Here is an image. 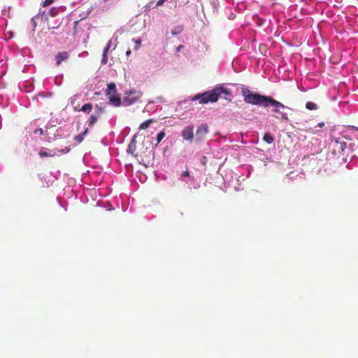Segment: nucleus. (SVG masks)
<instances>
[{
	"mask_svg": "<svg viewBox=\"0 0 358 358\" xmlns=\"http://www.w3.org/2000/svg\"><path fill=\"white\" fill-rule=\"evenodd\" d=\"M70 150V148L69 147H65L64 149H62V150H58L57 152L59 154H66V153H68Z\"/></svg>",
	"mask_w": 358,
	"mask_h": 358,
	"instance_id": "473e14b6",
	"label": "nucleus"
},
{
	"mask_svg": "<svg viewBox=\"0 0 358 358\" xmlns=\"http://www.w3.org/2000/svg\"><path fill=\"white\" fill-rule=\"evenodd\" d=\"M222 94L226 95L225 99H230L231 96V90L227 88L225 85L220 84L216 85L213 90L196 94L191 98V100L199 101L201 104L215 103L219 99Z\"/></svg>",
	"mask_w": 358,
	"mask_h": 358,
	"instance_id": "f257e3e1",
	"label": "nucleus"
},
{
	"mask_svg": "<svg viewBox=\"0 0 358 358\" xmlns=\"http://www.w3.org/2000/svg\"><path fill=\"white\" fill-rule=\"evenodd\" d=\"M108 62V52H105L103 50V55H102V59H101V64H106Z\"/></svg>",
	"mask_w": 358,
	"mask_h": 358,
	"instance_id": "7c9ffc66",
	"label": "nucleus"
},
{
	"mask_svg": "<svg viewBox=\"0 0 358 358\" xmlns=\"http://www.w3.org/2000/svg\"><path fill=\"white\" fill-rule=\"evenodd\" d=\"M61 206L64 208L65 210H67V208L66 207H64L62 203H61Z\"/></svg>",
	"mask_w": 358,
	"mask_h": 358,
	"instance_id": "603ef678",
	"label": "nucleus"
},
{
	"mask_svg": "<svg viewBox=\"0 0 358 358\" xmlns=\"http://www.w3.org/2000/svg\"><path fill=\"white\" fill-rule=\"evenodd\" d=\"M165 132L164 131H159L157 135V143L155 145V147L156 148L159 143L162 141V139L165 137Z\"/></svg>",
	"mask_w": 358,
	"mask_h": 358,
	"instance_id": "b1692460",
	"label": "nucleus"
},
{
	"mask_svg": "<svg viewBox=\"0 0 358 358\" xmlns=\"http://www.w3.org/2000/svg\"><path fill=\"white\" fill-rule=\"evenodd\" d=\"M190 176L189 172L188 170H186L180 174L179 179L182 181L187 180V178Z\"/></svg>",
	"mask_w": 358,
	"mask_h": 358,
	"instance_id": "cd10ccee",
	"label": "nucleus"
},
{
	"mask_svg": "<svg viewBox=\"0 0 358 358\" xmlns=\"http://www.w3.org/2000/svg\"><path fill=\"white\" fill-rule=\"evenodd\" d=\"M318 125L320 127H322L324 125V122H321V123H319Z\"/></svg>",
	"mask_w": 358,
	"mask_h": 358,
	"instance_id": "8fccbe9b",
	"label": "nucleus"
},
{
	"mask_svg": "<svg viewBox=\"0 0 358 358\" xmlns=\"http://www.w3.org/2000/svg\"><path fill=\"white\" fill-rule=\"evenodd\" d=\"M88 129L89 127H86L85 128L84 131H82L80 134L74 137V140L78 143H81L83 139H84V136L87 134L88 132Z\"/></svg>",
	"mask_w": 358,
	"mask_h": 358,
	"instance_id": "6ab92c4d",
	"label": "nucleus"
},
{
	"mask_svg": "<svg viewBox=\"0 0 358 358\" xmlns=\"http://www.w3.org/2000/svg\"><path fill=\"white\" fill-rule=\"evenodd\" d=\"M130 54H131V50H127V51L126 52V55H127V56H129Z\"/></svg>",
	"mask_w": 358,
	"mask_h": 358,
	"instance_id": "49530a36",
	"label": "nucleus"
},
{
	"mask_svg": "<svg viewBox=\"0 0 358 358\" xmlns=\"http://www.w3.org/2000/svg\"><path fill=\"white\" fill-rule=\"evenodd\" d=\"M332 141H334L336 144V149L338 150V152L344 151L346 148V143L343 141H340V138H334Z\"/></svg>",
	"mask_w": 358,
	"mask_h": 358,
	"instance_id": "dca6fc26",
	"label": "nucleus"
},
{
	"mask_svg": "<svg viewBox=\"0 0 358 358\" xmlns=\"http://www.w3.org/2000/svg\"><path fill=\"white\" fill-rule=\"evenodd\" d=\"M54 1H55V0H45V1L43 2V7L48 6H50V4H52Z\"/></svg>",
	"mask_w": 358,
	"mask_h": 358,
	"instance_id": "f704fd0d",
	"label": "nucleus"
},
{
	"mask_svg": "<svg viewBox=\"0 0 358 358\" xmlns=\"http://www.w3.org/2000/svg\"><path fill=\"white\" fill-rule=\"evenodd\" d=\"M182 182H185L189 188L199 189L200 187V183L192 176L188 177L187 180H183Z\"/></svg>",
	"mask_w": 358,
	"mask_h": 358,
	"instance_id": "4468645a",
	"label": "nucleus"
},
{
	"mask_svg": "<svg viewBox=\"0 0 358 358\" xmlns=\"http://www.w3.org/2000/svg\"><path fill=\"white\" fill-rule=\"evenodd\" d=\"M217 3V0H213V4L214 6Z\"/></svg>",
	"mask_w": 358,
	"mask_h": 358,
	"instance_id": "3c124183",
	"label": "nucleus"
},
{
	"mask_svg": "<svg viewBox=\"0 0 358 358\" xmlns=\"http://www.w3.org/2000/svg\"><path fill=\"white\" fill-rule=\"evenodd\" d=\"M80 199L84 203H87L88 201V198L86 195H81Z\"/></svg>",
	"mask_w": 358,
	"mask_h": 358,
	"instance_id": "e433bc0d",
	"label": "nucleus"
},
{
	"mask_svg": "<svg viewBox=\"0 0 358 358\" xmlns=\"http://www.w3.org/2000/svg\"><path fill=\"white\" fill-rule=\"evenodd\" d=\"M48 20V14H46V11L41 10H39L38 13L34 16L31 19V29L32 31H34L38 24L42 22H45Z\"/></svg>",
	"mask_w": 358,
	"mask_h": 358,
	"instance_id": "6e6552de",
	"label": "nucleus"
},
{
	"mask_svg": "<svg viewBox=\"0 0 358 358\" xmlns=\"http://www.w3.org/2000/svg\"><path fill=\"white\" fill-rule=\"evenodd\" d=\"M109 103L115 107H118L121 104H122V101H121V99L119 96H117L115 94L109 95L108 96Z\"/></svg>",
	"mask_w": 358,
	"mask_h": 358,
	"instance_id": "ddd939ff",
	"label": "nucleus"
},
{
	"mask_svg": "<svg viewBox=\"0 0 358 358\" xmlns=\"http://www.w3.org/2000/svg\"><path fill=\"white\" fill-rule=\"evenodd\" d=\"M87 25V19L82 18L75 22V27L76 29H82L84 26Z\"/></svg>",
	"mask_w": 358,
	"mask_h": 358,
	"instance_id": "aec40b11",
	"label": "nucleus"
},
{
	"mask_svg": "<svg viewBox=\"0 0 358 358\" xmlns=\"http://www.w3.org/2000/svg\"><path fill=\"white\" fill-rule=\"evenodd\" d=\"M18 87L22 92L28 93L34 90V85L32 80H27L20 83Z\"/></svg>",
	"mask_w": 358,
	"mask_h": 358,
	"instance_id": "9d476101",
	"label": "nucleus"
},
{
	"mask_svg": "<svg viewBox=\"0 0 358 358\" xmlns=\"http://www.w3.org/2000/svg\"><path fill=\"white\" fill-rule=\"evenodd\" d=\"M51 95H52V93H50V92L48 93L47 95L45 92H40L38 94L37 96H41V97H45V96H51Z\"/></svg>",
	"mask_w": 358,
	"mask_h": 358,
	"instance_id": "4c0bfd02",
	"label": "nucleus"
},
{
	"mask_svg": "<svg viewBox=\"0 0 358 358\" xmlns=\"http://www.w3.org/2000/svg\"><path fill=\"white\" fill-rule=\"evenodd\" d=\"M306 108L308 109V110H317V106L316 103H313V102H311V101H308L306 103Z\"/></svg>",
	"mask_w": 358,
	"mask_h": 358,
	"instance_id": "a878e982",
	"label": "nucleus"
},
{
	"mask_svg": "<svg viewBox=\"0 0 358 358\" xmlns=\"http://www.w3.org/2000/svg\"><path fill=\"white\" fill-rule=\"evenodd\" d=\"M103 113V108L98 105L95 108V115H91V126L94 124L98 120V117L101 113Z\"/></svg>",
	"mask_w": 358,
	"mask_h": 358,
	"instance_id": "2eb2a0df",
	"label": "nucleus"
},
{
	"mask_svg": "<svg viewBox=\"0 0 358 358\" xmlns=\"http://www.w3.org/2000/svg\"><path fill=\"white\" fill-rule=\"evenodd\" d=\"M48 126L49 127H51V128H52V129H54V124H52V122H50L49 123H48V124L46 125V128L48 127Z\"/></svg>",
	"mask_w": 358,
	"mask_h": 358,
	"instance_id": "79ce46f5",
	"label": "nucleus"
},
{
	"mask_svg": "<svg viewBox=\"0 0 358 358\" xmlns=\"http://www.w3.org/2000/svg\"><path fill=\"white\" fill-rule=\"evenodd\" d=\"M57 154V152H55L53 154L48 153L46 150H43V149L40 150L39 155L41 157H48V156H53Z\"/></svg>",
	"mask_w": 358,
	"mask_h": 358,
	"instance_id": "c85d7f7f",
	"label": "nucleus"
},
{
	"mask_svg": "<svg viewBox=\"0 0 358 358\" xmlns=\"http://www.w3.org/2000/svg\"><path fill=\"white\" fill-rule=\"evenodd\" d=\"M34 134L35 135V136L39 135H45L46 136V133H45V131H43L41 128H37V129H35L34 131Z\"/></svg>",
	"mask_w": 358,
	"mask_h": 358,
	"instance_id": "c756f323",
	"label": "nucleus"
},
{
	"mask_svg": "<svg viewBox=\"0 0 358 358\" xmlns=\"http://www.w3.org/2000/svg\"><path fill=\"white\" fill-rule=\"evenodd\" d=\"M69 57V54L68 52L64 51L59 52L55 56L56 65L59 66L62 64V62L66 61Z\"/></svg>",
	"mask_w": 358,
	"mask_h": 358,
	"instance_id": "f8f14e48",
	"label": "nucleus"
},
{
	"mask_svg": "<svg viewBox=\"0 0 358 358\" xmlns=\"http://www.w3.org/2000/svg\"><path fill=\"white\" fill-rule=\"evenodd\" d=\"M3 169H4L3 165L1 163H0V173H1L3 171Z\"/></svg>",
	"mask_w": 358,
	"mask_h": 358,
	"instance_id": "a18cd8bd",
	"label": "nucleus"
},
{
	"mask_svg": "<svg viewBox=\"0 0 358 358\" xmlns=\"http://www.w3.org/2000/svg\"><path fill=\"white\" fill-rule=\"evenodd\" d=\"M166 0H159L157 2V4L156 6H162L164 2Z\"/></svg>",
	"mask_w": 358,
	"mask_h": 358,
	"instance_id": "ea45409f",
	"label": "nucleus"
},
{
	"mask_svg": "<svg viewBox=\"0 0 358 358\" xmlns=\"http://www.w3.org/2000/svg\"><path fill=\"white\" fill-rule=\"evenodd\" d=\"M241 93L243 96L244 101L247 103L263 106L264 107H268L269 106H280L278 103V101L272 97L262 95L257 92H253L248 87H243Z\"/></svg>",
	"mask_w": 358,
	"mask_h": 358,
	"instance_id": "f03ea898",
	"label": "nucleus"
},
{
	"mask_svg": "<svg viewBox=\"0 0 358 358\" xmlns=\"http://www.w3.org/2000/svg\"><path fill=\"white\" fill-rule=\"evenodd\" d=\"M208 133V126L207 124L203 123L198 126L194 136V143L197 144L204 141Z\"/></svg>",
	"mask_w": 358,
	"mask_h": 358,
	"instance_id": "423d86ee",
	"label": "nucleus"
},
{
	"mask_svg": "<svg viewBox=\"0 0 358 358\" xmlns=\"http://www.w3.org/2000/svg\"><path fill=\"white\" fill-rule=\"evenodd\" d=\"M88 56V52L87 51H84L83 52H81L80 54H79L78 57H86Z\"/></svg>",
	"mask_w": 358,
	"mask_h": 358,
	"instance_id": "58836bf2",
	"label": "nucleus"
},
{
	"mask_svg": "<svg viewBox=\"0 0 358 358\" xmlns=\"http://www.w3.org/2000/svg\"><path fill=\"white\" fill-rule=\"evenodd\" d=\"M142 96V92L138 90H133L124 92V96L122 99V105L125 106H131L136 103Z\"/></svg>",
	"mask_w": 358,
	"mask_h": 358,
	"instance_id": "39448f33",
	"label": "nucleus"
},
{
	"mask_svg": "<svg viewBox=\"0 0 358 358\" xmlns=\"http://www.w3.org/2000/svg\"><path fill=\"white\" fill-rule=\"evenodd\" d=\"M154 103L153 101H150L148 103V104L146 105L145 108V110H147V111H150V110L152 109V105Z\"/></svg>",
	"mask_w": 358,
	"mask_h": 358,
	"instance_id": "c9c22d12",
	"label": "nucleus"
},
{
	"mask_svg": "<svg viewBox=\"0 0 358 358\" xmlns=\"http://www.w3.org/2000/svg\"><path fill=\"white\" fill-rule=\"evenodd\" d=\"M105 94L107 96L116 94V85L114 83L108 84Z\"/></svg>",
	"mask_w": 358,
	"mask_h": 358,
	"instance_id": "f3484780",
	"label": "nucleus"
},
{
	"mask_svg": "<svg viewBox=\"0 0 358 358\" xmlns=\"http://www.w3.org/2000/svg\"><path fill=\"white\" fill-rule=\"evenodd\" d=\"M95 192H96V190H95V189H91V192H90L91 195H92V194H93L94 193H95Z\"/></svg>",
	"mask_w": 358,
	"mask_h": 358,
	"instance_id": "de8ad7c7",
	"label": "nucleus"
},
{
	"mask_svg": "<svg viewBox=\"0 0 358 358\" xmlns=\"http://www.w3.org/2000/svg\"><path fill=\"white\" fill-rule=\"evenodd\" d=\"M0 99H2V96H0Z\"/></svg>",
	"mask_w": 358,
	"mask_h": 358,
	"instance_id": "5fc2aeb1",
	"label": "nucleus"
},
{
	"mask_svg": "<svg viewBox=\"0 0 358 358\" xmlns=\"http://www.w3.org/2000/svg\"><path fill=\"white\" fill-rule=\"evenodd\" d=\"M48 20V14H46V11L41 10H39L38 13L34 16L31 19V29L32 31H34L38 24L42 22H45Z\"/></svg>",
	"mask_w": 358,
	"mask_h": 358,
	"instance_id": "1a4fd4ad",
	"label": "nucleus"
},
{
	"mask_svg": "<svg viewBox=\"0 0 358 358\" xmlns=\"http://www.w3.org/2000/svg\"><path fill=\"white\" fill-rule=\"evenodd\" d=\"M45 133L46 140L49 142L59 138H66L70 135L69 130L65 127H59L57 129H52L51 127L48 126L47 130H45Z\"/></svg>",
	"mask_w": 358,
	"mask_h": 358,
	"instance_id": "7ed1b4c3",
	"label": "nucleus"
},
{
	"mask_svg": "<svg viewBox=\"0 0 358 358\" xmlns=\"http://www.w3.org/2000/svg\"><path fill=\"white\" fill-rule=\"evenodd\" d=\"M183 48V46L182 45H179L177 48H176V52H179L181 51V50Z\"/></svg>",
	"mask_w": 358,
	"mask_h": 358,
	"instance_id": "37998d69",
	"label": "nucleus"
},
{
	"mask_svg": "<svg viewBox=\"0 0 358 358\" xmlns=\"http://www.w3.org/2000/svg\"><path fill=\"white\" fill-rule=\"evenodd\" d=\"M116 41H117V38H115V37L113 36V38L108 42L106 46L104 48L103 50L105 52H108L113 44L114 45L113 48H115L116 46Z\"/></svg>",
	"mask_w": 358,
	"mask_h": 358,
	"instance_id": "4be33fe9",
	"label": "nucleus"
},
{
	"mask_svg": "<svg viewBox=\"0 0 358 358\" xmlns=\"http://www.w3.org/2000/svg\"><path fill=\"white\" fill-rule=\"evenodd\" d=\"M58 10H59L58 8L52 7L48 12H46V14H48V17L49 15L54 17V16L57 15Z\"/></svg>",
	"mask_w": 358,
	"mask_h": 358,
	"instance_id": "bb28decb",
	"label": "nucleus"
},
{
	"mask_svg": "<svg viewBox=\"0 0 358 358\" xmlns=\"http://www.w3.org/2000/svg\"><path fill=\"white\" fill-rule=\"evenodd\" d=\"M278 103L280 106H273L274 108L272 110V111L275 113L279 114L282 120L288 121L289 118H288L287 113L281 110V109L288 108V107H287L286 106H285L284 104H282V103H280L278 101Z\"/></svg>",
	"mask_w": 358,
	"mask_h": 358,
	"instance_id": "9b49d317",
	"label": "nucleus"
},
{
	"mask_svg": "<svg viewBox=\"0 0 358 358\" xmlns=\"http://www.w3.org/2000/svg\"><path fill=\"white\" fill-rule=\"evenodd\" d=\"M86 94L81 92L70 98L69 103L73 107L75 110L87 112L90 110V103H86L81 108H80V101H84V96Z\"/></svg>",
	"mask_w": 358,
	"mask_h": 358,
	"instance_id": "20e7f679",
	"label": "nucleus"
},
{
	"mask_svg": "<svg viewBox=\"0 0 358 358\" xmlns=\"http://www.w3.org/2000/svg\"><path fill=\"white\" fill-rule=\"evenodd\" d=\"M152 122H153V120H152V119H149V120L143 122L142 124H141L139 129H145L148 128Z\"/></svg>",
	"mask_w": 358,
	"mask_h": 358,
	"instance_id": "393cba45",
	"label": "nucleus"
},
{
	"mask_svg": "<svg viewBox=\"0 0 358 358\" xmlns=\"http://www.w3.org/2000/svg\"><path fill=\"white\" fill-rule=\"evenodd\" d=\"M229 18L231 19V20H233L234 17H229Z\"/></svg>",
	"mask_w": 358,
	"mask_h": 358,
	"instance_id": "864d4df0",
	"label": "nucleus"
},
{
	"mask_svg": "<svg viewBox=\"0 0 358 358\" xmlns=\"http://www.w3.org/2000/svg\"><path fill=\"white\" fill-rule=\"evenodd\" d=\"M136 148V141L135 140V137H134L131 142L129 143L128 148H127V152L130 154H134Z\"/></svg>",
	"mask_w": 358,
	"mask_h": 358,
	"instance_id": "a211bd4d",
	"label": "nucleus"
},
{
	"mask_svg": "<svg viewBox=\"0 0 358 358\" xmlns=\"http://www.w3.org/2000/svg\"><path fill=\"white\" fill-rule=\"evenodd\" d=\"M83 160L84 164L87 166L88 162H87V155H86V154L84 155Z\"/></svg>",
	"mask_w": 358,
	"mask_h": 358,
	"instance_id": "a19ab883",
	"label": "nucleus"
},
{
	"mask_svg": "<svg viewBox=\"0 0 358 358\" xmlns=\"http://www.w3.org/2000/svg\"><path fill=\"white\" fill-rule=\"evenodd\" d=\"M248 171V177L250 176V170L252 169V167L250 166H248L246 167Z\"/></svg>",
	"mask_w": 358,
	"mask_h": 358,
	"instance_id": "c03bdc74",
	"label": "nucleus"
},
{
	"mask_svg": "<svg viewBox=\"0 0 358 358\" xmlns=\"http://www.w3.org/2000/svg\"><path fill=\"white\" fill-rule=\"evenodd\" d=\"M133 41H134V43H136V46L134 48L135 50H138L139 48V46L141 43V41L140 38L138 39H133Z\"/></svg>",
	"mask_w": 358,
	"mask_h": 358,
	"instance_id": "72a5a7b5",
	"label": "nucleus"
},
{
	"mask_svg": "<svg viewBox=\"0 0 358 358\" xmlns=\"http://www.w3.org/2000/svg\"><path fill=\"white\" fill-rule=\"evenodd\" d=\"M2 128L1 117L0 116V129Z\"/></svg>",
	"mask_w": 358,
	"mask_h": 358,
	"instance_id": "09e8293b",
	"label": "nucleus"
},
{
	"mask_svg": "<svg viewBox=\"0 0 358 358\" xmlns=\"http://www.w3.org/2000/svg\"><path fill=\"white\" fill-rule=\"evenodd\" d=\"M263 140L267 143L271 144L273 142L274 138L269 132H267L264 135Z\"/></svg>",
	"mask_w": 358,
	"mask_h": 358,
	"instance_id": "5701e85b",
	"label": "nucleus"
},
{
	"mask_svg": "<svg viewBox=\"0 0 358 358\" xmlns=\"http://www.w3.org/2000/svg\"><path fill=\"white\" fill-rule=\"evenodd\" d=\"M62 76H56L54 79L55 84L60 85L62 84Z\"/></svg>",
	"mask_w": 358,
	"mask_h": 358,
	"instance_id": "2f4dec72",
	"label": "nucleus"
},
{
	"mask_svg": "<svg viewBox=\"0 0 358 358\" xmlns=\"http://www.w3.org/2000/svg\"><path fill=\"white\" fill-rule=\"evenodd\" d=\"M183 29V27L181 25L176 26L171 30V34L173 36H178L182 32Z\"/></svg>",
	"mask_w": 358,
	"mask_h": 358,
	"instance_id": "412c9836",
	"label": "nucleus"
},
{
	"mask_svg": "<svg viewBox=\"0 0 358 358\" xmlns=\"http://www.w3.org/2000/svg\"><path fill=\"white\" fill-rule=\"evenodd\" d=\"M180 136L183 141H187L189 143H194V125L190 123L185 126L181 131Z\"/></svg>",
	"mask_w": 358,
	"mask_h": 358,
	"instance_id": "0eeeda50",
	"label": "nucleus"
}]
</instances>
